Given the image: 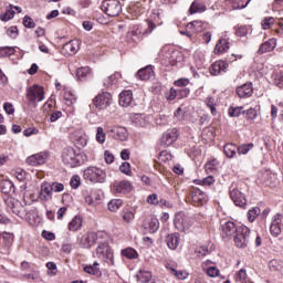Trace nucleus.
Here are the masks:
<instances>
[{
    "mask_svg": "<svg viewBox=\"0 0 283 283\" xmlns=\"http://www.w3.org/2000/svg\"><path fill=\"white\" fill-rule=\"evenodd\" d=\"M120 76V73H114L113 75L108 76L107 80L104 81V87H109V85H114L116 81Z\"/></svg>",
    "mask_w": 283,
    "mask_h": 283,
    "instance_id": "obj_48",
    "label": "nucleus"
},
{
    "mask_svg": "<svg viewBox=\"0 0 283 283\" xmlns=\"http://www.w3.org/2000/svg\"><path fill=\"white\" fill-rule=\"evenodd\" d=\"M223 151L228 158H234L238 151V146H235V144L232 143L226 144L223 146Z\"/></svg>",
    "mask_w": 283,
    "mask_h": 283,
    "instance_id": "obj_34",
    "label": "nucleus"
},
{
    "mask_svg": "<svg viewBox=\"0 0 283 283\" xmlns=\"http://www.w3.org/2000/svg\"><path fill=\"white\" fill-rule=\"evenodd\" d=\"M253 147H255V145L253 143L243 144L238 147V154L247 156V154L250 153L251 149H253Z\"/></svg>",
    "mask_w": 283,
    "mask_h": 283,
    "instance_id": "obj_41",
    "label": "nucleus"
},
{
    "mask_svg": "<svg viewBox=\"0 0 283 283\" xmlns=\"http://www.w3.org/2000/svg\"><path fill=\"white\" fill-rule=\"evenodd\" d=\"M2 193H12L14 191V184L10 180H3L0 184Z\"/></svg>",
    "mask_w": 283,
    "mask_h": 283,
    "instance_id": "obj_35",
    "label": "nucleus"
},
{
    "mask_svg": "<svg viewBox=\"0 0 283 283\" xmlns=\"http://www.w3.org/2000/svg\"><path fill=\"white\" fill-rule=\"evenodd\" d=\"M14 10L10 9L7 10L3 15H1V21H10V19H14Z\"/></svg>",
    "mask_w": 283,
    "mask_h": 283,
    "instance_id": "obj_63",
    "label": "nucleus"
},
{
    "mask_svg": "<svg viewBox=\"0 0 283 283\" xmlns=\"http://www.w3.org/2000/svg\"><path fill=\"white\" fill-rule=\"evenodd\" d=\"M112 190L114 193H129L132 191V182L127 180L114 181Z\"/></svg>",
    "mask_w": 283,
    "mask_h": 283,
    "instance_id": "obj_17",
    "label": "nucleus"
},
{
    "mask_svg": "<svg viewBox=\"0 0 283 283\" xmlns=\"http://www.w3.org/2000/svg\"><path fill=\"white\" fill-rule=\"evenodd\" d=\"M83 227V218L81 216H75L69 223L70 231H78Z\"/></svg>",
    "mask_w": 283,
    "mask_h": 283,
    "instance_id": "obj_30",
    "label": "nucleus"
},
{
    "mask_svg": "<svg viewBox=\"0 0 283 283\" xmlns=\"http://www.w3.org/2000/svg\"><path fill=\"white\" fill-rule=\"evenodd\" d=\"M213 182H216V179L213 178V176H208L202 180H199V185H202L203 187H211Z\"/></svg>",
    "mask_w": 283,
    "mask_h": 283,
    "instance_id": "obj_57",
    "label": "nucleus"
},
{
    "mask_svg": "<svg viewBox=\"0 0 283 283\" xmlns=\"http://www.w3.org/2000/svg\"><path fill=\"white\" fill-rule=\"evenodd\" d=\"M166 244L168 249L171 251H176L180 244V234L179 233H170L166 237Z\"/></svg>",
    "mask_w": 283,
    "mask_h": 283,
    "instance_id": "obj_22",
    "label": "nucleus"
},
{
    "mask_svg": "<svg viewBox=\"0 0 283 283\" xmlns=\"http://www.w3.org/2000/svg\"><path fill=\"white\" fill-rule=\"evenodd\" d=\"M176 97H178V90L174 87L166 93L167 101H175Z\"/></svg>",
    "mask_w": 283,
    "mask_h": 283,
    "instance_id": "obj_60",
    "label": "nucleus"
},
{
    "mask_svg": "<svg viewBox=\"0 0 283 283\" xmlns=\"http://www.w3.org/2000/svg\"><path fill=\"white\" fill-rule=\"evenodd\" d=\"M153 74H154V70H151V67H149V66L140 69L137 72V76L140 78V81H149V78H151Z\"/></svg>",
    "mask_w": 283,
    "mask_h": 283,
    "instance_id": "obj_32",
    "label": "nucleus"
},
{
    "mask_svg": "<svg viewBox=\"0 0 283 283\" xmlns=\"http://www.w3.org/2000/svg\"><path fill=\"white\" fill-rule=\"evenodd\" d=\"M166 269H168V271L171 272V275H175L177 280H187L189 277V273H187V271H182V270L178 271L170 265H166Z\"/></svg>",
    "mask_w": 283,
    "mask_h": 283,
    "instance_id": "obj_31",
    "label": "nucleus"
},
{
    "mask_svg": "<svg viewBox=\"0 0 283 283\" xmlns=\"http://www.w3.org/2000/svg\"><path fill=\"white\" fill-rule=\"evenodd\" d=\"M172 156L171 153L167 151V150H163L159 153L158 159L161 163H169V160H171Z\"/></svg>",
    "mask_w": 283,
    "mask_h": 283,
    "instance_id": "obj_51",
    "label": "nucleus"
},
{
    "mask_svg": "<svg viewBox=\"0 0 283 283\" xmlns=\"http://www.w3.org/2000/svg\"><path fill=\"white\" fill-rule=\"evenodd\" d=\"M7 34H8V36H10V39H17V36H19V28L10 27L7 30Z\"/></svg>",
    "mask_w": 283,
    "mask_h": 283,
    "instance_id": "obj_59",
    "label": "nucleus"
},
{
    "mask_svg": "<svg viewBox=\"0 0 283 283\" xmlns=\"http://www.w3.org/2000/svg\"><path fill=\"white\" fill-rule=\"evenodd\" d=\"M23 25H24V28H29V29L36 28V23L34 22V20L32 18H30V15H25L23 18Z\"/></svg>",
    "mask_w": 283,
    "mask_h": 283,
    "instance_id": "obj_54",
    "label": "nucleus"
},
{
    "mask_svg": "<svg viewBox=\"0 0 283 283\" xmlns=\"http://www.w3.org/2000/svg\"><path fill=\"white\" fill-rule=\"evenodd\" d=\"M228 114L230 118H240L242 114H247V111H244V106H230Z\"/></svg>",
    "mask_w": 283,
    "mask_h": 283,
    "instance_id": "obj_29",
    "label": "nucleus"
},
{
    "mask_svg": "<svg viewBox=\"0 0 283 283\" xmlns=\"http://www.w3.org/2000/svg\"><path fill=\"white\" fill-rule=\"evenodd\" d=\"M90 72H92L90 66L80 67L76 71V76L80 81H83V78H85V76H87Z\"/></svg>",
    "mask_w": 283,
    "mask_h": 283,
    "instance_id": "obj_43",
    "label": "nucleus"
},
{
    "mask_svg": "<svg viewBox=\"0 0 283 283\" xmlns=\"http://www.w3.org/2000/svg\"><path fill=\"white\" fill-rule=\"evenodd\" d=\"M120 205H123V201L120 199H113L108 203V211H118L120 209Z\"/></svg>",
    "mask_w": 283,
    "mask_h": 283,
    "instance_id": "obj_46",
    "label": "nucleus"
},
{
    "mask_svg": "<svg viewBox=\"0 0 283 283\" xmlns=\"http://www.w3.org/2000/svg\"><path fill=\"white\" fill-rule=\"evenodd\" d=\"M188 30H193L197 34L205 30V23L200 20H195L187 24Z\"/></svg>",
    "mask_w": 283,
    "mask_h": 283,
    "instance_id": "obj_33",
    "label": "nucleus"
},
{
    "mask_svg": "<svg viewBox=\"0 0 283 283\" xmlns=\"http://www.w3.org/2000/svg\"><path fill=\"white\" fill-rule=\"evenodd\" d=\"M96 255L107 264H114V250L107 243H99L96 248Z\"/></svg>",
    "mask_w": 283,
    "mask_h": 283,
    "instance_id": "obj_4",
    "label": "nucleus"
},
{
    "mask_svg": "<svg viewBox=\"0 0 283 283\" xmlns=\"http://www.w3.org/2000/svg\"><path fill=\"white\" fill-rule=\"evenodd\" d=\"M244 114L247 120H255V118H258V111H255V108H249Z\"/></svg>",
    "mask_w": 283,
    "mask_h": 283,
    "instance_id": "obj_55",
    "label": "nucleus"
},
{
    "mask_svg": "<svg viewBox=\"0 0 283 283\" xmlns=\"http://www.w3.org/2000/svg\"><path fill=\"white\" fill-rule=\"evenodd\" d=\"M277 46V39L272 38L263 42L258 50V54H266V52H273Z\"/></svg>",
    "mask_w": 283,
    "mask_h": 283,
    "instance_id": "obj_20",
    "label": "nucleus"
},
{
    "mask_svg": "<svg viewBox=\"0 0 283 283\" xmlns=\"http://www.w3.org/2000/svg\"><path fill=\"white\" fill-rule=\"evenodd\" d=\"M237 95L239 96V98H249V97L253 96V84L245 83L241 86H238Z\"/></svg>",
    "mask_w": 283,
    "mask_h": 283,
    "instance_id": "obj_21",
    "label": "nucleus"
},
{
    "mask_svg": "<svg viewBox=\"0 0 283 283\" xmlns=\"http://www.w3.org/2000/svg\"><path fill=\"white\" fill-rule=\"evenodd\" d=\"M178 140V128L168 129L161 136V146L171 147Z\"/></svg>",
    "mask_w": 283,
    "mask_h": 283,
    "instance_id": "obj_11",
    "label": "nucleus"
},
{
    "mask_svg": "<svg viewBox=\"0 0 283 283\" xmlns=\"http://www.w3.org/2000/svg\"><path fill=\"white\" fill-rule=\"evenodd\" d=\"M75 145L78 149H83L87 145V137L85 135H81L76 138Z\"/></svg>",
    "mask_w": 283,
    "mask_h": 283,
    "instance_id": "obj_52",
    "label": "nucleus"
},
{
    "mask_svg": "<svg viewBox=\"0 0 283 283\" xmlns=\"http://www.w3.org/2000/svg\"><path fill=\"white\" fill-rule=\"evenodd\" d=\"M207 275H209V277H218L220 275V270L216 266H210L207 270Z\"/></svg>",
    "mask_w": 283,
    "mask_h": 283,
    "instance_id": "obj_62",
    "label": "nucleus"
},
{
    "mask_svg": "<svg viewBox=\"0 0 283 283\" xmlns=\"http://www.w3.org/2000/svg\"><path fill=\"white\" fill-rule=\"evenodd\" d=\"M78 40H71L70 42L65 43L62 48L63 52L69 54V56H74L76 52H78Z\"/></svg>",
    "mask_w": 283,
    "mask_h": 283,
    "instance_id": "obj_23",
    "label": "nucleus"
},
{
    "mask_svg": "<svg viewBox=\"0 0 283 283\" xmlns=\"http://www.w3.org/2000/svg\"><path fill=\"white\" fill-rule=\"evenodd\" d=\"M84 271L85 273H88V275H95V277H101V275H103V272H101V269L95 268L93 265H85Z\"/></svg>",
    "mask_w": 283,
    "mask_h": 283,
    "instance_id": "obj_39",
    "label": "nucleus"
},
{
    "mask_svg": "<svg viewBox=\"0 0 283 283\" xmlns=\"http://www.w3.org/2000/svg\"><path fill=\"white\" fill-rule=\"evenodd\" d=\"M70 185L72 189H78L81 187V177L78 175H75L71 178Z\"/></svg>",
    "mask_w": 283,
    "mask_h": 283,
    "instance_id": "obj_58",
    "label": "nucleus"
},
{
    "mask_svg": "<svg viewBox=\"0 0 283 283\" xmlns=\"http://www.w3.org/2000/svg\"><path fill=\"white\" fill-rule=\"evenodd\" d=\"M205 103L211 111L212 116H216L218 114V108H216V99L213 97H207Z\"/></svg>",
    "mask_w": 283,
    "mask_h": 283,
    "instance_id": "obj_42",
    "label": "nucleus"
},
{
    "mask_svg": "<svg viewBox=\"0 0 283 283\" xmlns=\"http://www.w3.org/2000/svg\"><path fill=\"white\" fill-rule=\"evenodd\" d=\"M7 205L11 209L12 213L18 216V218H25L28 220V213L25 212V207L21 205V201L9 198L7 199Z\"/></svg>",
    "mask_w": 283,
    "mask_h": 283,
    "instance_id": "obj_9",
    "label": "nucleus"
},
{
    "mask_svg": "<svg viewBox=\"0 0 283 283\" xmlns=\"http://www.w3.org/2000/svg\"><path fill=\"white\" fill-rule=\"evenodd\" d=\"M137 280L143 283L151 282V272L139 270L137 274Z\"/></svg>",
    "mask_w": 283,
    "mask_h": 283,
    "instance_id": "obj_37",
    "label": "nucleus"
},
{
    "mask_svg": "<svg viewBox=\"0 0 283 283\" xmlns=\"http://www.w3.org/2000/svg\"><path fill=\"white\" fill-rule=\"evenodd\" d=\"M191 200H192V205H195V207H200L202 205H205L207 202V200H209V198L207 197V193H205V191L195 188L191 191Z\"/></svg>",
    "mask_w": 283,
    "mask_h": 283,
    "instance_id": "obj_16",
    "label": "nucleus"
},
{
    "mask_svg": "<svg viewBox=\"0 0 283 283\" xmlns=\"http://www.w3.org/2000/svg\"><path fill=\"white\" fill-rule=\"evenodd\" d=\"M255 240V231H251L247 226H240L234 237V244L239 249H247Z\"/></svg>",
    "mask_w": 283,
    "mask_h": 283,
    "instance_id": "obj_2",
    "label": "nucleus"
},
{
    "mask_svg": "<svg viewBox=\"0 0 283 283\" xmlns=\"http://www.w3.org/2000/svg\"><path fill=\"white\" fill-rule=\"evenodd\" d=\"M93 103L97 109H107L113 103L112 94L103 92L93 99Z\"/></svg>",
    "mask_w": 283,
    "mask_h": 283,
    "instance_id": "obj_8",
    "label": "nucleus"
},
{
    "mask_svg": "<svg viewBox=\"0 0 283 283\" xmlns=\"http://www.w3.org/2000/svg\"><path fill=\"white\" fill-rule=\"evenodd\" d=\"M221 231L223 238H231L232 235H237L240 231V227L235 226L233 221H227L221 223Z\"/></svg>",
    "mask_w": 283,
    "mask_h": 283,
    "instance_id": "obj_15",
    "label": "nucleus"
},
{
    "mask_svg": "<svg viewBox=\"0 0 283 283\" xmlns=\"http://www.w3.org/2000/svg\"><path fill=\"white\" fill-rule=\"evenodd\" d=\"M229 40L227 39H220L216 46H214V54H224V52H227V50H229Z\"/></svg>",
    "mask_w": 283,
    "mask_h": 283,
    "instance_id": "obj_27",
    "label": "nucleus"
},
{
    "mask_svg": "<svg viewBox=\"0 0 283 283\" xmlns=\"http://www.w3.org/2000/svg\"><path fill=\"white\" fill-rule=\"evenodd\" d=\"M174 224L177 231L185 232L189 230V227H191V221L189 220V217H187V214H185L184 212H178L175 214Z\"/></svg>",
    "mask_w": 283,
    "mask_h": 283,
    "instance_id": "obj_7",
    "label": "nucleus"
},
{
    "mask_svg": "<svg viewBox=\"0 0 283 283\" xmlns=\"http://www.w3.org/2000/svg\"><path fill=\"white\" fill-rule=\"evenodd\" d=\"M205 11H207V6L200 0H195L189 8V14H197V12L200 13Z\"/></svg>",
    "mask_w": 283,
    "mask_h": 283,
    "instance_id": "obj_28",
    "label": "nucleus"
},
{
    "mask_svg": "<svg viewBox=\"0 0 283 283\" xmlns=\"http://www.w3.org/2000/svg\"><path fill=\"white\" fill-rule=\"evenodd\" d=\"M83 178L87 182H105L107 174L98 167L91 166L84 170Z\"/></svg>",
    "mask_w": 283,
    "mask_h": 283,
    "instance_id": "obj_3",
    "label": "nucleus"
},
{
    "mask_svg": "<svg viewBox=\"0 0 283 283\" xmlns=\"http://www.w3.org/2000/svg\"><path fill=\"white\" fill-rule=\"evenodd\" d=\"M111 134H113V138L115 140H122L123 143L129 138V133H127V128L123 126H115L109 129Z\"/></svg>",
    "mask_w": 283,
    "mask_h": 283,
    "instance_id": "obj_18",
    "label": "nucleus"
},
{
    "mask_svg": "<svg viewBox=\"0 0 283 283\" xmlns=\"http://www.w3.org/2000/svg\"><path fill=\"white\" fill-rule=\"evenodd\" d=\"M227 67H229V64L224 61H216L210 66V74L212 76H219V74H223L227 72Z\"/></svg>",
    "mask_w": 283,
    "mask_h": 283,
    "instance_id": "obj_19",
    "label": "nucleus"
},
{
    "mask_svg": "<svg viewBox=\"0 0 283 283\" xmlns=\"http://www.w3.org/2000/svg\"><path fill=\"white\" fill-rule=\"evenodd\" d=\"M260 208L254 207L248 211V220L249 222H255V219L258 218L260 213Z\"/></svg>",
    "mask_w": 283,
    "mask_h": 283,
    "instance_id": "obj_45",
    "label": "nucleus"
},
{
    "mask_svg": "<svg viewBox=\"0 0 283 283\" xmlns=\"http://www.w3.org/2000/svg\"><path fill=\"white\" fill-rule=\"evenodd\" d=\"M51 188H52V191H54L55 193H61V191L65 189V186L61 182H52Z\"/></svg>",
    "mask_w": 283,
    "mask_h": 283,
    "instance_id": "obj_61",
    "label": "nucleus"
},
{
    "mask_svg": "<svg viewBox=\"0 0 283 283\" xmlns=\"http://www.w3.org/2000/svg\"><path fill=\"white\" fill-rule=\"evenodd\" d=\"M52 184L42 182L40 191V200H52Z\"/></svg>",
    "mask_w": 283,
    "mask_h": 283,
    "instance_id": "obj_26",
    "label": "nucleus"
},
{
    "mask_svg": "<svg viewBox=\"0 0 283 283\" xmlns=\"http://www.w3.org/2000/svg\"><path fill=\"white\" fill-rule=\"evenodd\" d=\"M122 255L128 260H136L138 258V252L134 248H126L122 250Z\"/></svg>",
    "mask_w": 283,
    "mask_h": 283,
    "instance_id": "obj_38",
    "label": "nucleus"
},
{
    "mask_svg": "<svg viewBox=\"0 0 283 283\" xmlns=\"http://www.w3.org/2000/svg\"><path fill=\"white\" fill-rule=\"evenodd\" d=\"M144 229H146L148 233H156V231L160 229V222L156 218L146 219L144 221Z\"/></svg>",
    "mask_w": 283,
    "mask_h": 283,
    "instance_id": "obj_24",
    "label": "nucleus"
},
{
    "mask_svg": "<svg viewBox=\"0 0 283 283\" xmlns=\"http://www.w3.org/2000/svg\"><path fill=\"white\" fill-rule=\"evenodd\" d=\"M101 8L107 17H118L120 14V2L118 0H104Z\"/></svg>",
    "mask_w": 283,
    "mask_h": 283,
    "instance_id": "obj_5",
    "label": "nucleus"
},
{
    "mask_svg": "<svg viewBox=\"0 0 283 283\" xmlns=\"http://www.w3.org/2000/svg\"><path fill=\"white\" fill-rule=\"evenodd\" d=\"M234 30L237 36H247V34H249V28L244 25L235 27Z\"/></svg>",
    "mask_w": 283,
    "mask_h": 283,
    "instance_id": "obj_56",
    "label": "nucleus"
},
{
    "mask_svg": "<svg viewBox=\"0 0 283 283\" xmlns=\"http://www.w3.org/2000/svg\"><path fill=\"white\" fill-rule=\"evenodd\" d=\"M230 198L234 202L235 207L241 209L247 208V197L243 195L242 190L235 187H230Z\"/></svg>",
    "mask_w": 283,
    "mask_h": 283,
    "instance_id": "obj_6",
    "label": "nucleus"
},
{
    "mask_svg": "<svg viewBox=\"0 0 283 283\" xmlns=\"http://www.w3.org/2000/svg\"><path fill=\"white\" fill-rule=\"evenodd\" d=\"M189 88H187V87H184V88H179V90H177V96H178V98H187V96H189Z\"/></svg>",
    "mask_w": 283,
    "mask_h": 283,
    "instance_id": "obj_64",
    "label": "nucleus"
},
{
    "mask_svg": "<svg viewBox=\"0 0 283 283\" xmlns=\"http://www.w3.org/2000/svg\"><path fill=\"white\" fill-rule=\"evenodd\" d=\"M27 98L31 103H41L43 101V87H40L38 85L32 86L31 88L28 90L27 93Z\"/></svg>",
    "mask_w": 283,
    "mask_h": 283,
    "instance_id": "obj_13",
    "label": "nucleus"
},
{
    "mask_svg": "<svg viewBox=\"0 0 283 283\" xmlns=\"http://www.w3.org/2000/svg\"><path fill=\"white\" fill-rule=\"evenodd\" d=\"M132 101H134V94L132 91H123L119 94V105L122 107H129L132 105Z\"/></svg>",
    "mask_w": 283,
    "mask_h": 283,
    "instance_id": "obj_25",
    "label": "nucleus"
},
{
    "mask_svg": "<svg viewBox=\"0 0 283 283\" xmlns=\"http://www.w3.org/2000/svg\"><path fill=\"white\" fill-rule=\"evenodd\" d=\"M283 229V214H275L270 227V233L273 238L281 235Z\"/></svg>",
    "mask_w": 283,
    "mask_h": 283,
    "instance_id": "obj_14",
    "label": "nucleus"
},
{
    "mask_svg": "<svg viewBox=\"0 0 283 283\" xmlns=\"http://www.w3.org/2000/svg\"><path fill=\"white\" fill-rule=\"evenodd\" d=\"M119 171H122V174H125L126 176H132V166L129 165V163L124 161L119 166Z\"/></svg>",
    "mask_w": 283,
    "mask_h": 283,
    "instance_id": "obj_53",
    "label": "nucleus"
},
{
    "mask_svg": "<svg viewBox=\"0 0 283 283\" xmlns=\"http://www.w3.org/2000/svg\"><path fill=\"white\" fill-rule=\"evenodd\" d=\"M2 240H3L4 247H7V249H10V247H12V242H14V234L9 232H3Z\"/></svg>",
    "mask_w": 283,
    "mask_h": 283,
    "instance_id": "obj_40",
    "label": "nucleus"
},
{
    "mask_svg": "<svg viewBox=\"0 0 283 283\" xmlns=\"http://www.w3.org/2000/svg\"><path fill=\"white\" fill-rule=\"evenodd\" d=\"M96 240H98L96 232H86L80 238L78 244L81 249H92L96 244Z\"/></svg>",
    "mask_w": 283,
    "mask_h": 283,
    "instance_id": "obj_10",
    "label": "nucleus"
},
{
    "mask_svg": "<svg viewBox=\"0 0 283 283\" xmlns=\"http://www.w3.org/2000/svg\"><path fill=\"white\" fill-rule=\"evenodd\" d=\"M17 52L14 46H2L0 48V56H12Z\"/></svg>",
    "mask_w": 283,
    "mask_h": 283,
    "instance_id": "obj_44",
    "label": "nucleus"
},
{
    "mask_svg": "<svg viewBox=\"0 0 283 283\" xmlns=\"http://www.w3.org/2000/svg\"><path fill=\"white\" fill-rule=\"evenodd\" d=\"M274 85L280 87V90H283V72H276L274 74Z\"/></svg>",
    "mask_w": 283,
    "mask_h": 283,
    "instance_id": "obj_49",
    "label": "nucleus"
},
{
    "mask_svg": "<svg viewBox=\"0 0 283 283\" xmlns=\"http://www.w3.org/2000/svg\"><path fill=\"white\" fill-rule=\"evenodd\" d=\"M48 158H50V154L42 151L38 153L35 155H31L27 158V165H30L31 167H36L39 165H45Z\"/></svg>",
    "mask_w": 283,
    "mask_h": 283,
    "instance_id": "obj_12",
    "label": "nucleus"
},
{
    "mask_svg": "<svg viewBox=\"0 0 283 283\" xmlns=\"http://www.w3.org/2000/svg\"><path fill=\"white\" fill-rule=\"evenodd\" d=\"M96 140L99 143V145H103L106 140L105 132L103 130V127H97L96 132Z\"/></svg>",
    "mask_w": 283,
    "mask_h": 283,
    "instance_id": "obj_50",
    "label": "nucleus"
},
{
    "mask_svg": "<svg viewBox=\"0 0 283 283\" xmlns=\"http://www.w3.org/2000/svg\"><path fill=\"white\" fill-rule=\"evenodd\" d=\"M62 161L64 165H69V167H81L85 163V158L81 151L73 147H66L62 153Z\"/></svg>",
    "mask_w": 283,
    "mask_h": 283,
    "instance_id": "obj_1",
    "label": "nucleus"
},
{
    "mask_svg": "<svg viewBox=\"0 0 283 283\" xmlns=\"http://www.w3.org/2000/svg\"><path fill=\"white\" fill-rule=\"evenodd\" d=\"M274 23H275V18L266 17L265 19L262 20L261 25L263 30H270L271 25H274Z\"/></svg>",
    "mask_w": 283,
    "mask_h": 283,
    "instance_id": "obj_47",
    "label": "nucleus"
},
{
    "mask_svg": "<svg viewBox=\"0 0 283 283\" xmlns=\"http://www.w3.org/2000/svg\"><path fill=\"white\" fill-rule=\"evenodd\" d=\"M228 1H230L233 10H242L247 8V6H249V2L251 0H228Z\"/></svg>",
    "mask_w": 283,
    "mask_h": 283,
    "instance_id": "obj_36",
    "label": "nucleus"
}]
</instances>
